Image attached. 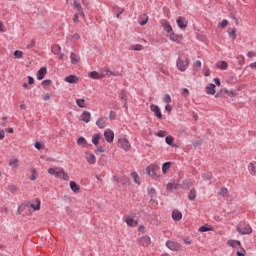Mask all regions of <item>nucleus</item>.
Returning <instances> with one entry per match:
<instances>
[{
	"label": "nucleus",
	"mask_w": 256,
	"mask_h": 256,
	"mask_svg": "<svg viewBox=\"0 0 256 256\" xmlns=\"http://www.w3.org/2000/svg\"><path fill=\"white\" fill-rule=\"evenodd\" d=\"M159 166L157 164H150L147 168H146V173L147 175H150V177H152V179L157 180V178L159 177Z\"/></svg>",
	"instance_id": "nucleus-1"
},
{
	"label": "nucleus",
	"mask_w": 256,
	"mask_h": 256,
	"mask_svg": "<svg viewBox=\"0 0 256 256\" xmlns=\"http://www.w3.org/2000/svg\"><path fill=\"white\" fill-rule=\"evenodd\" d=\"M236 229L240 235H251V233H253V228L245 222L243 224H239Z\"/></svg>",
	"instance_id": "nucleus-2"
},
{
	"label": "nucleus",
	"mask_w": 256,
	"mask_h": 256,
	"mask_svg": "<svg viewBox=\"0 0 256 256\" xmlns=\"http://www.w3.org/2000/svg\"><path fill=\"white\" fill-rule=\"evenodd\" d=\"M189 65V58H187L185 61L181 59V57H178L176 61V67L178 71L185 72L187 70V67Z\"/></svg>",
	"instance_id": "nucleus-3"
},
{
	"label": "nucleus",
	"mask_w": 256,
	"mask_h": 256,
	"mask_svg": "<svg viewBox=\"0 0 256 256\" xmlns=\"http://www.w3.org/2000/svg\"><path fill=\"white\" fill-rule=\"evenodd\" d=\"M118 147L123 149L124 151H129L131 149V143L127 138H119L118 139Z\"/></svg>",
	"instance_id": "nucleus-4"
},
{
	"label": "nucleus",
	"mask_w": 256,
	"mask_h": 256,
	"mask_svg": "<svg viewBox=\"0 0 256 256\" xmlns=\"http://www.w3.org/2000/svg\"><path fill=\"white\" fill-rule=\"evenodd\" d=\"M150 110L152 111V113H154L155 117H157L158 119H163V114L161 113V108H159L157 105L151 104Z\"/></svg>",
	"instance_id": "nucleus-5"
},
{
	"label": "nucleus",
	"mask_w": 256,
	"mask_h": 256,
	"mask_svg": "<svg viewBox=\"0 0 256 256\" xmlns=\"http://www.w3.org/2000/svg\"><path fill=\"white\" fill-rule=\"evenodd\" d=\"M166 247L170 249V251H179L180 249L179 243L171 240L166 241Z\"/></svg>",
	"instance_id": "nucleus-6"
},
{
	"label": "nucleus",
	"mask_w": 256,
	"mask_h": 256,
	"mask_svg": "<svg viewBox=\"0 0 256 256\" xmlns=\"http://www.w3.org/2000/svg\"><path fill=\"white\" fill-rule=\"evenodd\" d=\"M108 118L106 116L100 117L96 121V125L99 129H105L107 127Z\"/></svg>",
	"instance_id": "nucleus-7"
},
{
	"label": "nucleus",
	"mask_w": 256,
	"mask_h": 256,
	"mask_svg": "<svg viewBox=\"0 0 256 256\" xmlns=\"http://www.w3.org/2000/svg\"><path fill=\"white\" fill-rule=\"evenodd\" d=\"M104 137L107 143H111L115 139V133L113 130L108 129L104 132Z\"/></svg>",
	"instance_id": "nucleus-8"
},
{
	"label": "nucleus",
	"mask_w": 256,
	"mask_h": 256,
	"mask_svg": "<svg viewBox=\"0 0 256 256\" xmlns=\"http://www.w3.org/2000/svg\"><path fill=\"white\" fill-rule=\"evenodd\" d=\"M170 41H173V43H181V41H183V35H179V34H175V33H171L168 35Z\"/></svg>",
	"instance_id": "nucleus-9"
},
{
	"label": "nucleus",
	"mask_w": 256,
	"mask_h": 256,
	"mask_svg": "<svg viewBox=\"0 0 256 256\" xmlns=\"http://www.w3.org/2000/svg\"><path fill=\"white\" fill-rule=\"evenodd\" d=\"M45 75H47V67H41L37 72L38 81H42V79H45Z\"/></svg>",
	"instance_id": "nucleus-10"
},
{
	"label": "nucleus",
	"mask_w": 256,
	"mask_h": 256,
	"mask_svg": "<svg viewBox=\"0 0 256 256\" xmlns=\"http://www.w3.org/2000/svg\"><path fill=\"white\" fill-rule=\"evenodd\" d=\"M86 161L89 163V165H95L97 158H95V154L91 152L86 153Z\"/></svg>",
	"instance_id": "nucleus-11"
},
{
	"label": "nucleus",
	"mask_w": 256,
	"mask_h": 256,
	"mask_svg": "<svg viewBox=\"0 0 256 256\" xmlns=\"http://www.w3.org/2000/svg\"><path fill=\"white\" fill-rule=\"evenodd\" d=\"M162 27H163L164 31H166V33H169V34L173 33V27L171 26L169 21H167V20L162 21Z\"/></svg>",
	"instance_id": "nucleus-12"
},
{
	"label": "nucleus",
	"mask_w": 256,
	"mask_h": 256,
	"mask_svg": "<svg viewBox=\"0 0 256 256\" xmlns=\"http://www.w3.org/2000/svg\"><path fill=\"white\" fill-rule=\"evenodd\" d=\"M172 219L174 221H181L183 219V214L177 210L172 211Z\"/></svg>",
	"instance_id": "nucleus-13"
},
{
	"label": "nucleus",
	"mask_w": 256,
	"mask_h": 256,
	"mask_svg": "<svg viewBox=\"0 0 256 256\" xmlns=\"http://www.w3.org/2000/svg\"><path fill=\"white\" fill-rule=\"evenodd\" d=\"M81 119L84 121V123H89V121H91V112L84 111L81 114Z\"/></svg>",
	"instance_id": "nucleus-14"
},
{
	"label": "nucleus",
	"mask_w": 256,
	"mask_h": 256,
	"mask_svg": "<svg viewBox=\"0 0 256 256\" xmlns=\"http://www.w3.org/2000/svg\"><path fill=\"white\" fill-rule=\"evenodd\" d=\"M74 8L77 9L78 15L80 17H85V13L83 12V7H81V4L77 1H74Z\"/></svg>",
	"instance_id": "nucleus-15"
},
{
	"label": "nucleus",
	"mask_w": 256,
	"mask_h": 256,
	"mask_svg": "<svg viewBox=\"0 0 256 256\" xmlns=\"http://www.w3.org/2000/svg\"><path fill=\"white\" fill-rule=\"evenodd\" d=\"M64 81H66V83H77V81H79V77L75 75H68L65 77Z\"/></svg>",
	"instance_id": "nucleus-16"
},
{
	"label": "nucleus",
	"mask_w": 256,
	"mask_h": 256,
	"mask_svg": "<svg viewBox=\"0 0 256 256\" xmlns=\"http://www.w3.org/2000/svg\"><path fill=\"white\" fill-rule=\"evenodd\" d=\"M125 223L128 225V227H137V221L131 217L126 218Z\"/></svg>",
	"instance_id": "nucleus-17"
},
{
	"label": "nucleus",
	"mask_w": 256,
	"mask_h": 256,
	"mask_svg": "<svg viewBox=\"0 0 256 256\" xmlns=\"http://www.w3.org/2000/svg\"><path fill=\"white\" fill-rule=\"evenodd\" d=\"M48 173H49V175H55V177H57V178L61 177V169L56 170L55 168H49Z\"/></svg>",
	"instance_id": "nucleus-18"
},
{
	"label": "nucleus",
	"mask_w": 256,
	"mask_h": 256,
	"mask_svg": "<svg viewBox=\"0 0 256 256\" xmlns=\"http://www.w3.org/2000/svg\"><path fill=\"white\" fill-rule=\"evenodd\" d=\"M227 245H229V247H232L233 249H235L237 246L241 247V241H239V240H229L227 242Z\"/></svg>",
	"instance_id": "nucleus-19"
},
{
	"label": "nucleus",
	"mask_w": 256,
	"mask_h": 256,
	"mask_svg": "<svg viewBox=\"0 0 256 256\" xmlns=\"http://www.w3.org/2000/svg\"><path fill=\"white\" fill-rule=\"evenodd\" d=\"M176 23L180 29H187V24H185V20L183 19V17H179Z\"/></svg>",
	"instance_id": "nucleus-20"
},
{
	"label": "nucleus",
	"mask_w": 256,
	"mask_h": 256,
	"mask_svg": "<svg viewBox=\"0 0 256 256\" xmlns=\"http://www.w3.org/2000/svg\"><path fill=\"white\" fill-rule=\"evenodd\" d=\"M189 201H195L197 199V191H195V188H192L188 194Z\"/></svg>",
	"instance_id": "nucleus-21"
},
{
	"label": "nucleus",
	"mask_w": 256,
	"mask_h": 256,
	"mask_svg": "<svg viewBox=\"0 0 256 256\" xmlns=\"http://www.w3.org/2000/svg\"><path fill=\"white\" fill-rule=\"evenodd\" d=\"M206 93L207 95H215V84H209V86L206 87Z\"/></svg>",
	"instance_id": "nucleus-22"
},
{
	"label": "nucleus",
	"mask_w": 256,
	"mask_h": 256,
	"mask_svg": "<svg viewBox=\"0 0 256 256\" xmlns=\"http://www.w3.org/2000/svg\"><path fill=\"white\" fill-rule=\"evenodd\" d=\"M217 67H218V69H221L222 71H225V70H227V67H229V64H227L226 61L222 60V61L217 63Z\"/></svg>",
	"instance_id": "nucleus-23"
},
{
	"label": "nucleus",
	"mask_w": 256,
	"mask_h": 256,
	"mask_svg": "<svg viewBox=\"0 0 256 256\" xmlns=\"http://www.w3.org/2000/svg\"><path fill=\"white\" fill-rule=\"evenodd\" d=\"M140 242L142 243V245H151V237L143 236L140 238Z\"/></svg>",
	"instance_id": "nucleus-24"
},
{
	"label": "nucleus",
	"mask_w": 256,
	"mask_h": 256,
	"mask_svg": "<svg viewBox=\"0 0 256 256\" xmlns=\"http://www.w3.org/2000/svg\"><path fill=\"white\" fill-rule=\"evenodd\" d=\"M8 191H10L12 195H15L17 194V191H19V187H17V185L10 184L8 185Z\"/></svg>",
	"instance_id": "nucleus-25"
},
{
	"label": "nucleus",
	"mask_w": 256,
	"mask_h": 256,
	"mask_svg": "<svg viewBox=\"0 0 256 256\" xmlns=\"http://www.w3.org/2000/svg\"><path fill=\"white\" fill-rule=\"evenodd\" d=\"M70 189L74 192V193H79V185H77V183L75 181H71L70 182Z\"/></svg>",
	"instance_id": "nucleus-26"
},
{
	"label": "nucleus",
	"mask_w": 256,
	"mask_h": 256,
	"mask_svg": "<svg viewBox=\"0 0 256 256\" xmlns=\"http://www.w3.org/2000/svg\"><path fill=\"white\" fill-rule=\"evenodd\" d=\"M76 105L80 108V109H85V99L84 98H80L76 100Z\"/></svg>",
	"instance_id": "nucleus-27"
},
{
	"label": "nucleus",
	"mask_w": 256,
	"mask_h": 256,
	"mask_svg": "<svg viewBox=\"0 0 256 256\" xmlns=\"http://www.w3.org/2000/svg\"><path fill=\"white\" fill-rule=\"evenodd\" d=\"M36 203H37V205H35V204H30V207H31L34 211H39V210L41 209V200L36 199Z\"/></svg>",
	"instance_id": "nucleus-28"
},
{
	"label": "nucleus",
	"mask_w": 256,
	"mask_h": 256,
	"mask_svg": "<svg viewBox=\"0 0 256 256\" xmlns=\"http://www.w3.org/2000/svg\"><path fill=\"white\" fill-rule=\"evenodd\" d=\"M88 76L90 79H101V74H99L97 71L90 72Z\"/></svg>",
	"instance_id": "nucleus-29"
},
{
	"label": "nucleus",
	"mask_w": 256,
	"mask_h": 256,
	"mask_svg": "<svg viewBox=\"0 0 256 256\" xmlns=\"http://www.w3.org/2000/svg\"><path fill=\"white\" fill-rule=\"evenodd\" d=\"M169 169H171V162H165L162 165V172L165 175V173H167V171H169Z\"/></svg>",
	"instance_id": "nucleus-30"
},
{
	"label": "nucleus",
	"mask_w": 256,
	"mask_h": 256,
	"mask_svg": "<svg viewBox=\"0 0 256 256\" xmlns=\"http://www.w3.org/2000/svg\"><path fill=\"white\" fill-rule=\"evenodd\" d=\"M202 179L204 181H211V179H213V174L211 172L204 173Z\"/></svg>",
	"instance_id": "nucleus-31"
},
{
	"label": "nucleus",
	"mask_w": 256,
	"mask_h": 256,
	"mask_svg": "<svg viewBox=\"0 0 256 256\" xmlns=\"http://www.w3.org/2000/svg\"><path fill=\"white\" fill-rule=\"evenodd\" d=\"M70 59H71L72 65H77V63H79V60H77V55L73 52H71L70 54Z\"/></svg>",
	"instance_id": "nucleus-32"
},
{
	"label": "nucleus",
	"mask_w": 256,
	"mask_h": 256,
	"mask_svg": "<svg viewBox=\"0 0 256 256\" xmlns=\"http://www.w3.org/2000/svg\"><path fill=\"white\" fill-rule=\"evenodd\" d=\"M104 71L106 75H113L114 77H118L119 75H121L119 72H113L109 68H105Z\"/></svg>",
	"instance_id": "nucleus-33"
},
{
	"label": "nucleus",
	"mask_w": 256,
	"mask_h": 256,
	"mask_svg": "<svg viewBox=\"0 0 256 256\" xmlns=\"http://www.w3.org/2000/svg\"><path fill=\"white\" fill-rule=\"evenodd\" d=\"M198 231L200 233H207V231H213V228L207 227L206 225L201 226Z\"/></svg>",
	"instance_id": "nucleus-34"
},
{
	"label": "nucleus",
	"mask_w": 256,
	"mask_h": 256,
	"mask_svg": "<svg viewBox=\"0 0 256 256\" xmlns=\"http://www.w3.org/2000/svg\"><path fill=\"white\" fill-rule=\"evenodd\" d=\"M60 175H62V179L64 181H69V175L67 174V172H65L63 168H60Z\"/></svg>",
	"instance_id": "nucleus-35"
},
{
	"label": "nucleus",
	"mask_w": 256,
	"mask_h": 256,
	"mask_svg": "<svg viewBox=\"0 0 256 256\" xmlns=\"http://www.w3.org/2000/svg\"><path fill=\"white\" fill-rule=\"evenodd\" d=\"M101 139L100 134H95L94 137L92 138V143L93 145H99V140Z\"/></svg>",
	"instance_id": "nucleus-36"
},
{
	"label": "nucleus",
	"mask_w": 256,
	"mask_h": 256,
	"mask_svg": "<svg viewBox=\"0 0 256 256\" xmlns=\"http://www.w3.org/2000/svg\"><path fill=\"white\" fill-rule=\"evenodd\" d=\"M248 169H249V171L251 172L252 175L256 174V167H255L254 163L250 162L249 165H248Z\"/></svg>",
	"instance_id": "nucleus-37"
},
{
	"label": "nucleus",
	"mask_w": 256,
	"mask_h": 256,
	"mask_svg": "<svg viewBox=\"0 0 256 256\" xmlns=\"http://www.w3.org/2000/svg\"><path fill=\"white\" fill-rule=\"evenodd\" d=\"M221 197H226V195H229V189L227 188H221L220 192L218 193Z\"/></svg>",
	"instance_id": "nucleus-38"
},
{
	"label": "nucleus",
	"mask_w": 256,
	"mask_h": 256,
	"mask_svg": "<svg viewBox=\"0 0 256 256\" xmlns=\"http://www.w3.org/2000/svg\"><path fill=\"white\" fill-rule=\"evenodd\" d=\"M131 177L134 178V183H137V185H141V182H139V175L137 174V172H132Z\"/></svg>",
	"instance_id": "nucleus-39"
},
{
	"label": "nucleus",
	"mask_w": 256,
	"mask_h": 256,
	"mask_svg": "<svg viewBox=\"0 0 256 256\" xmlns=\"http://www.w3.org/2000/svg\"><path fill=\"white\" fill-rule=\"evenodd\" d=\"M182 189H191V182L188 180H184L182 183Z\"/></svg>",
	"instance_id": "nucleus-40"
},
{
	"label": "nucleus",
	"mask_w": 256,
	"mask_h": 256,
	"mask_svg": "<svg viewBox=\"0 0 256 256\" xmlns=\"http://www.w3.org/2000/svg\"><path fill=\"white\" fill-rule=\"evenodd\" d=\"M131 49L133 51H142L143 50V46L141 44H136V45H132Z\"/></svg>",
	"instance_id": "nucleus-41"
},
{
	"label": "nucleus",
	"mask_w": 256,
	"mask_h": 256,
	"mask_svg": "<svg viewBox=\"0 0 256 256\" xmlns=\"http://www.w3.org/2000/svg\"><path fill=\"white\" fill-rule=\"evenodd\" d=\"M87 144V140L85 139V137H80L77 140V145H86Z\"/></svg>",
	"instance_id": "nucleus-42"
},
{
	"label": "nucleus",
	"mask_w": 256,
	"mask_h": 256,
	"mask_svg": "<svg viewBox=\"0 0 256 256\" xmlns=\"http://www.w3.org/2000/svg\"><path fill=\"white\" fill-rule=\"evenodd\" d=\"M173 141H174V138L172 136H166L165 138V142L167 143V145H173Z\"/></svg>",
	"instance_id": "nucleus-43"
},
{
	"label": "nucleus",
	"mask_w": 256,
	"mask_h": 256,
	"mask_svg": "<svg viewBox=\"0 0 256 256\" xmlns=\"http://www.w3.org/2000/svg\"><path fill=\"white\" fill-rule=\"evenodd\" d=\"M144 19L141 20L140 25L144 26L147 25V23L149 22V16H147V14H144Z\"/></svg>",
	"instance_id": "nucleus-44"
},
{
	"label": "nucleus",
	"mask_w": 256,
	"mask_h": 256,
	"mask_svg": "<svg viewBox=\"0 0 256 256\" xmlns=\"http://www.w3.org/2000/svg\"><path fill=\"white\" fill-rule=\"evenodd\" d=\"M14 57L16 59H21V57H23V52L19 50L14 51Z\"/></svg>",
	"instance_id": "nucleus-45"
},
{
	"label": "nucleus",
	"mask_w": 256,
	"mask_h": 256,
	"mask_svg": "<svg viewBox=\"0 0 256 256\" xmlns=\"http://www.w3.org/2000/svg\"><path fill=\"white\" fill-rule=\"evenodd\" d=\"M52 81L51 80H44L42 81V86L44 87V89H47V87H49V85H51Z\"/></svg>",
	"instance_id": "nucleus-46"
},
{
	"label": "nucleus",
	"mask_w": 256,
	"mask_h": 256,
	"mask_svg": "<svg viewBox=\"0 0 256 256\" xmlns=\"http://www.w3.org/2000/svg\"><path fill=\"white\" fill-rule=\"evenodd\" d=\"M171 96L169 94H165L164 95V99H163V102L164 103H171Z\"/></svg>",
	"instance_id": "nucleus-47"
},
{
	"label": "nucleus",
	"mask_w": 256,
	"mask_h": 256,
	"mask_svg": "<svg viewBox=\"0 0 256 256\" xmlns=\"http://www.w3.org/2000/svg\"><path fill=\"white\" fill-rule=\"evenodd\" d=\"M227 25H229V21L227 19L222 20V22L220 23V27H222V29H225Z\"/></svg>",
	"instance_id": "nucleus-48"
},
{
	"label": "nucleus",
	"mask_w": 256,
	"mask_h": 256,
	"mask_svg": "<svg viewBox=\"0 0 256 256\" xmlns=\"http://www.w3.org/2000/svg\"><path fill=\"white\" fill-rule=\"evenodd\" d=\"M166 189H167V191H173V189H175V184H173V183H168L167 185H166Z\"/></svg>",
	"instance_id": "nucleus-49"
},
{
	"label": "nucleus",
	"mask_w": 256,
	"mask_h": 256,
	"mask_svg": "<svg viewBox=\"0 0 256 256\" xmlns=\"http://www.w3.org/2000/svg\"><path fill=\"white\" fill-rule=\"evenodd\" d=\"M32 175L29 177L30 181H35L37 179V176H35V173H37V170L35 168L32 169Z\"/></svg>",
	"instance_id": "nucleus-50"
},
{
	"label": "nucleus",
	"mask_w": 256,
	"mask_h": 256,
	"mask_svg": "<svg viewBox=\"0 0 256 256\" xmlns=\"http://www.w3.org/2000/svg\"><path fill=\"white\" fill-rule=\"evenodd\" d=\"M118 13L116 14V18L119 19L123 13H125V8H118Z\"/></svg>",
	"instance_id": "nucleus-51"
},
{
	"label": "nucleus",
	"mask_w": 256,
	"mask_h": 256,
	"mask_svg": "<svg viewBox=\"0 0 256 256\" xmlns=\"http://www.w3.org/2000/svg\"><path fill=\"white\" fill-rule=\"evenodd\" d=\"M156 191L155 188L148 189V195L153 199V196L155 195Z\"/></svg>",
	"instance_id": "nucleus-52"
},
{
	"label": "nucleus",
	"mask_w": 256,
	"mask_h": 256,
	"mask_svg": "<svg viewBox=\"0 0 256 256\" xmlns=\"http://www.w3.org/2000/svg\"><path fill=\"white\" fill-rule=\"evenodd\" d=\"M228 35H229L230 37H233V39H235V38L237 37L235 28H233V29L228 33Z\"/></svg>",
	"instance_id": "nucleus-53"
},
{
	"label": "nucleus",
	"mask_w": 256,
	"mask_h": 256,
	"mask_svg": "<svg viewBox=\"0 0 256 256\" xmlns=\"http://www.w3.org/2000/svg\"><path fill=\"white\" fill-rule=\"evenodd\" d=\"M165 111H167V113L170 114V113L173 111V106H171V105H169V104L166 105V106H165Z\"/></svg>",
	"instance_id": "nucleus-54"
},
{
	"label": "nucleus",
	"mask_w": 256,
	"mask_h": 256,
	"mask_svg": "<svg viewBox=\"0 0 256 256\" xmlns=\"http://www.w3.org/2000/svg\"><path fill=\"white\" fill-rule=\"evenodd\" d=\"M42 99L43 101H49V99H51V96L49 95V93H46L42 95Z\"/></svg>",
	"instance_id": "nucleus-55"
},
{
	"label": "nucleus",
	"mask_w": 256,
	"mask_h": 256,
	"mask_svg": "<svg viewBox=\"0 0 256 256\" xmlns=\"http://www.w3.org/2000/svg\"><path fill=\"white\" fill-rule=\"evenodd\" d=\"M194 67H196V69H201V60H197V61L194 63Z\"/></svg>",
	"instance_id": "nucleus-56"
},
{
	"label": "nucleus",
	"mask_w": 256,
	"mask_h": 256,
	"mask_svg": "<svg viewBox=\"0 0 256 256\" xmlns=\"http://www.w3.org/2000/svg\"><path fill=\"white\" fill-rule=\"evenodd\" d=\"M226 95H228V97H234L235 96V92L233 91H229V90H225Z\"/></svg>",
	"instance_id": "nucleus-57"
},
{
	"label": "nucleus",
	"mask_w": 256,
	"mask_h": 256,
	"mask_svg": "<svg viewBox=\"0 0 256 256\" xmlns=\"http://www.w3.org/2000/svg\"><path fill=\"white\" fill-rule=\"evenodd\" d=\"M17 163H19V160L14 159V160L9 162V165H10V167H13V165H16V167H17Z\"/></svg>",
	"instance_id": "nucleus-58"
},
{
	"label": "nucleus",
	"mask_w": 256,
	"mask_h": 256,
	"mask_svg": "<svg viewBox=\"0 0 256 256\" xmlns=\"http://www.w3.org/2000/svg\"><path fill=\"white\" fill-rule=\"evenodd\" d=\"M34 147H35V149H38V151H41V149H42V145L40 142H36Z\"/></svg>",
	"instance_id": "nucleus-59"
},
{
	"label": "nucleus",
	"mask_w": 256,
	"mask_h": 256,
	"mask_svg": "<svg viewBox=\"0 0 256 256\" xmlns=\"http://www.w3.org/2000/svg\"><path fill=\"white\" fill-rule=\"evenodd\" d=\"M28 83L29 85H33V83H35V78H33L32 76H28Z\"/></svg>",
	"instance_id": "nucleus-60"
},
{
	"label": "nucleus",
	"mask_w": 256,
	"mask_h": 256,
	"mask_svg": "<svg viewBox=\"0 0 256 256\" xmlns=\"http://www.w3.org/2000/svg\"><path fill=\"white\" fill-rule=\"evenodd\" d=\"M156 135H157V137H165V131L160 130V131H158V133Z\"/></svg>",
	"instance_id": "nucleus-61"
},
{
	"label": "nucleus",
	"mask_w": 256,
	"mask_h": 256,
	"mask_svg": "<svg viewBox=\"0 0 256 256\" xmlns=\"http://www.w3.org/2000/svg\"><path fill=\"white\" fill-rule=\"evenodd\" d=\"M79 13H76L75 15H74V18H73V22L74 23H77V21H79Z\"/></svg>",
	"instance_id": "nucleus-62"
},
{
	"label": "nucleus",
	"mask_w": 256,
	"mask_h": 256,
	"mask_svg": "<svg viewBox=\"0 0 256 256\" xmlns=\"http://www.w3.org/2000/svg\"><path fill=\"white\" fill-rule=\"evenodd\" d=\"M237 256H245V249H242V251H238L236 253Z\"/></svg>",
	"instance_id": "nucleus-63"
},
{
	"label": "nucleus",
	"mask_w": 256,
	"mask_h": 256,
	"mask_svg": "<svg viewBox=\"0 0 256 256\" xmlns=\"http://www.w3.org/2000/svg\"><path fill=\"white\" fill-rule=\"evenodd\" d=\"M109 119H110L111 121H113V119H115V112H114V111H110Z\"/></svg>",
	"instance_id": "nucleus-64"
}]
</instances>
